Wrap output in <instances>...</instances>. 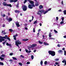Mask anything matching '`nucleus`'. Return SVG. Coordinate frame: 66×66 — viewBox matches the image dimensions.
<instances>
[{
  "mask_svg": "<svg viewBox=\"0 0 66 66\" xmlns=\"http://www.w3.org/2000/svg\"><path fill=\"white\" fill-rule=\"evenodd\" d=\"M57 46H58V47H60V45L59 44H58L57 45Z\"/></svg>",
  "mask_w": 66,
  "mask_h": 66,
  "instance_id": "5fc2aeb1",
  "label": "nucleus"
},
{
  "mask_svg": "<svg viewBox=\"0 0 66 66\" xmlns=\"http://www.w3.org/2000/svg\"><path fill=\"white\" fill-rule=\"evenodd\" d=\"M44 10H39L37 12V14L38 15H40V14H42L43 13H44Z\"/></svg>",
  "mask_w": 66,
  "mask_h": 66,
  "instance_id": "423d86ee",
  "label": "nucleus"
},
{
  "mask_svg": "<svg viewBox=\"0 0 66 66\" xmlns=\"http://www.w3.org/2000/svg\"><path fill=\"white\" fill-rule=\"evenodd\" d=\"M9 30L10 31V32H13V30L12 29H9Z\"/></svg>",
  "mask_w": 66,
  "mask_h": 66,
  "instance_id": "2f4dec72",
  "label": "nucleus"
},
{
  "mask_svg": "<svg viewBox=\"0 0 66 66\" xmlns=\"http://www.w3.org/2000/svg\"><path fill=\"white\" fill-rule=\"evenodd\" d=\"M61 4H63V1H62L61 2Z\"/></svg>",
  "mask_w": 66,
  "mask_h": 66,
  "instance_id": "4d7b16f0",
  "label": "nucleus"
},
{
  "mask_svg": "<svg viewBox=\"0 0 66 66\" xmlns=\"http://www.w3.org/2000/svg\"><path fill=\"white\" fill-rule=\"evenodd\" d=\"M5 14H3L2 15V16L3 17H5Z\"/></svg>",
  "mask_w": 66,
  "mask_h": 66,
  "instance_id": "ea45409f",
  "label": "nucleus"
},
{
  "mask_svg": "<svg viewBox=\"0 0 66 66\" xmlns=\"http://www.w3.org/2000/svg\"><path fill=\"white\" fill-rule=\"evenodd\" d=\"M33 32H35V28H34L33 29Z\"/></svg>",
  "mask_w": 66,
  "mask_h": 66,
  "instance_id": "de8ad7c7",
  "label": "nucleus"
},
{
  "mask_svg": "<svg viewBox=\"0 0 66 66\" xmlns=\"http://www.w3.org/2000/svg\"><path fill=\"white\" fill-rule=\"evenodd\" d=\"M6 45L7 46H10V45L9 44V43H7Z\"/></svg>",
  "mask_w": 66,
  "mask_h": 66,
  "instance_id": "a19ab883",
  "label": "nucleus"
},
{
  "mask_svg": "<svg viewBox=\"0 0 66 66\" xmlns=\"http://www.w3.org/2000/svg\"><path fill=\"white\" fill-rule=\"evenodd\" d=\"M38 43L39 44H43V42L42 41H41L40 40L38 41Z\"/></svg>",
  "mask_w": 66,
  "mask_h": 66,
  "instance_id": "4468645a",
  "label": "nucleus"
},
{
  "mask_svg": "<svg viewBox=\"0 0 66 66\" xmlns=\"http://www.w3.org/2000/svg\"><path fill=\"white\" fill-rule=\"evenodd\" d=\"M59 12H62V10H60L58 11Z\"/></svg>",
  "mask_w": 66,
  "mask_h": 66,
  "instance_id": "680f3d73",
  "label": "nucleus"
},
{
  "mask_svg": "<svg viewBox=\"0 0 66 66\" xmlns=\"http://www.w3.org/2000/svg\"><path fill=\"white\" fill-rule=\"evenodd\" d=\"M47 12H48V11L47 10L46 11L44 12L43 13V14H46V13H47Z\"/></svg>",
  "mask_w": 66,
  "mask_h": 66,
  "instance_id": "cd10ccee",
  "label": "nucleus"
},
{
  "mask_svg": "<svg viewBox=\"0 0 66 66\" xmlns=\"http://www.w3.org/2000/svg\"><path fill=\"white\" fill-rule=\"evenodd\" d=\"M37 36H39V32H38V33H37Z\"/></svg>",
  "mask_w": 66,
  "mask_h": 66,
  "instance_id": "49530a36",
  "label": "nucleus"
},
{
  "mask_svg": "<svg viewBox=\"0 0 66 66\" xmlns=\"http://www.w3.org/2000/svg\"><path fill=\"white\" fill-rule=\"evenodd\" d=\"M35 6H38V4H36L35 5Z\"/></svg>",
  "mask_w": 66,
  "mask_h": 66,
  "instance_id": "8fccbe9b",
  "label": "nucleus"
},
{
  "mask_svg": "<svg viewBox=\"0 0 66 66\" xmlns=\"http://www.w3.org/2000/svg\"><path fill=\"white\" fill-rule=\"evenodd\" d=\"M49 36L50 37H51V36H52V35H51V32H49Z\"/></svg>",
  "mask_w": 66,
  "mask_h": 66,
  "instance_id": "2eb2a0df",
  "label": "nucleus"
},
{
  "mask_svg": "<svg viewBox=\"0 0 66 66\" xmlns=\"http://www.w3.org/2000/svg\"><path fill=\"white\" fill-rule=\"evenodd\" d=\"M36 46V44H34L32 45L31 46H30L29 47V48H32V47H35Z\"/></svg>",
  "mask_w": 66,
  "mask_h": 66,
  "instance_id": "9b49d317",
  "label": "nucleus"
},
{
  "mask_svg": "<svg viewBox=\"0 0 66 66\" xmlns=\"http://www.w3.org/2000/svg\"><path fill=\"white\" fill-rule=\"evenodd\" d=\"M64 15H66V10H65L63 11Z\"/></svg>",
  "mask_w": 66,
  "mask_h": 66,
  "instance_id": "c85d7f7f",
  "label": "nucleus"
},
{
  "mask_svg": "<svg viewBox=\"0 0 66 66\" xmlns=\"http://www.w3.org/2000/svg\"><path fill=\"white\" fill-rule=\"evenodd\" d=\"M2 33H3V34H6V32H4V31H2Z\"/></svg>",
  "mask_w": 66,
  "mask_h": 66,
  "instance_id": "5701e85b",
  "label": "nucleus"
},
{
  "mask_svg": "<svg viewBox=\"0 0 66 66\" xmlns=\"http://www.w3.org/2000/svg\"><path fill=\"white\" fill-rule=\"evenodd\" d=\"M3 4L4 6H10V7H12V5L11 4H6L5 2H4L3 3Z\"/></svg>",
  "mask_w": 66,
  "mask_h": 66,
  "instance_id": "0eeeda50",
  "label": "nucleus"
},
{
  "mask_svg": "<svg viewBox=\"0 0 66 66\" xmlns=\"http://www.w3.org/2000/svg\"><path fill=\"white\" fill-rule=\"evenodd\" d=\"M25 51L27 53H30V52H32V51H28L27 49H25Z\"/></svg>",
  "mask_w": 66,
  "mask_h": 66,
  "instance_id": "1a4fd4ad",
  "label": "nucleus"
},
{
  "mask_svg": "<svg viewBox=\"0 0 66 66\" xmlns=\"http://www.w3.org/2000/svg\"><path fill=\"white\" fill-rule=\"evenodd\" d=\"M17 0H14L13 1L14 2H17Z\"/></svg>",
  "mask_w": 66,
  "mask_h": 66,
  "instance_id": "a18cd8bd",
  "label": "nucleus"
},
{
  "mask_svg": "<svg viewBox=\"0 0 66 66\" xmlns=\"http://www.w3.org/2000/svg\"><path fill=\"white\" fill-rule=\"evenodd\" d=\"M12 58L13 60H17V59L16 58L14 57H12Z\"/></svg>",
  "mask_w": 66,
  "mask_h": 66,
  "instance_id": "6ab92c4d",
  "label": "nucleus"
},
{
  "mask_svg": "<svg viewBox=\"0 0 66 66\" xmlns=\"http://www.w3.org/2000/svg\"><path fill=\"white\" fill-rule=\"evenodd\" d=\"M29 40V39H23L22 40L23 41H27V40Z\"/></svg>",
  "mask_w": 66,
  "mask_h": 66,
  "instance_id": "412c9836",
  "label": "nucleus"
},
{
  "mask_svg": "<svg viewBox=\"0 0 66 66\" xmlns=\"http://www.w3.org/2000/svg\"><path fill=\"white\" fill-rule=\"evenodd\" d=\"M5 42H3V45H4V44H5Z\"/></svg>",
  "mask_w": 66,
  "mask_h": 66,
  "instance_id": "774afa93",
  "label": "nucleus"
},
{
  "mask_svg": "<svg viewBox=\"0 0 66 66\" xmlns=\"http://www.w3.org/2000/svg\"><path fill=\"white\" fill-rule=\"evenodd\" d=\"M31 57L32 59L33 60V59H34V56L33 55H31Z\"/></svg>",
  "mask_w": 66,
  "mask_h": 66,
  "instance_id": "b1692460",
  "label": "nucleus"
},
{
  "mask_svg": "<svg viewBox=\"0 0 66 66\" xmlns=\"http://www.w3.org/2000/svg\"><path fill=\"white\" fill-rule=\"evenodd\" d=\"M21 43L19 40H18L15 41V45L19 47V45H21Z\"/></svg>",
  "mask_w": 66,
  "mask_h": 66,
  "instance_id": "7ed1b4c3",
  "label": "nucleus"
},
{
  "mask_svg": "<svg viewBox=\"0 0 66 66\" xmlns=\"http://www.w3.org/2000/svg\"><path fill=\"white\" fill-rule=\"evenodd\" d=\"M37 21L36 20L34 22V24H36V23H37Z\"/></svg>",
  "mask_w": 66,
  "mask_h": 66,
  "instance_id": "bb28decb",
  "label": "nucleus"
},
{
  "mask_svg": "<svg viewBox=\"0 0 66 66\" xmlns=\"http://www.w3.org/2000/svg\"><path fill=\"white\" fill-rule=\"evenodd\" d=\"M5 56V55L4 54H3L1 55V57L0 56V59H1V61H3L4 60V59L2 57H4Z\"/></svg>",
  "mask_w": 66,
  "mask_h": 66,
  "instance_id": "6e6552de",
  "label": "nucleus"
},
{
  "mask_svg": "<svg viewBox=\"0 0 66 66\" xmlns=\"http://www.w3.org/2000/svg\"><path fill=\"white\" fill-rule=\"evenodd\" d=\"M63 37L64 38H66V36H63Z\"/></svg>",
  "mask_w": 66,
  "mask_h": 66,
  "instance_id": "0e129e2a",
  "label": "nucleus"
},
{
  "mask_svg": "<svg viewBox=\"0 0 66 66\" xmlns=\"http://www.w3.org/2000/svg\"><path fill=\"white\" fill-rule=\"evenodd\" d=\"M26 64H30V62H28Z\"/></svg>",
  "mask_w": 66,
  "mask_h": 66,
  "instance_id": "4c0bfd02",
  "label": "nucleus"
},
{
  "mask_svg": "<svg viewBox=\"0 0 66 66\" xmlns=\"http://www.w3.org/2000/svg\"><path fill=\"white\" fill-rule=\"evenodd\" d=\"M14 1L13 0H10V2H13Z\"/></svg>",
  "mask_w": 66,
  "mask_h": 66,
  "instance_id": "79ce46f5",
  "label": "nucleus"
},
{
  "mask_svg": "<svg viewBox=\"0 0 66 66\" xmlns=\"http://www.w3.org/2000/svg\"><path fill=\"white\" fill-rule=\"evenodd\" d=\"M65 61V60H63L62 61V63H65V61Z\"/></svg>",
  "mask_w": 66,
  "mask_h": 66,
  "instance_id": "864d4df0",
  "label": "nucleus"
},
{
  "mask_svg": "<svg viewBox=\"0 0 66 66\" xmlns=\"http://www.w3.org/2000/svg\"><path fill=\"white\" fill-rule=\"evenodd\" d=\"M19 64L21 66V65H22V63H20V62L19 63Z\"/></svg>",
  "mask_w": 66,
  "mask_h": 66,
  "instance_id": "473e14b6",
  "label": "nucleus"
},
{
  "mask_svg": "<svg viewBox=\"0 0 66 66\" xmlns=\"http://www.w3.org/2000/svg\"><path fill=\"white\" fill-rule=\"evenodd\" d=\"M62 21L64 20V17H62L61 18Z\"/></svg>",
  "mask_w": 66,
  "mask_h": 66,
  "instance_id": "3c124183",
  "label": "nucleus"
},
{
  "mask_svg": "<svg viewBox=\"0 0 66 66\" xmlns=\"http://www.w3.org/2000/svg\"><path fill=\"white\" fill-rule=\"evenodd\" d=\"M66 51L64 50V55H66Z\"/></svg>",
  "mask_w": 66,
  "mask_h": 66,
  "instance_id": "e433bc0d",
  "label": "nucleus"
},
{
  "mask_svg": "<svg viewBox=\"0 0 66 66\" xmlns=\"http://www.w3.org/2000/svg\"><path fill=\"white\" fill-rule=\"evenodd\" d=\"M49 38V39H55L54 38H53L52 37H50Z\"/></svg>",
  "mask_w": 66,
  "mask_h": 66,
  "instance_id": "a878e982",
  "label": "nucleus"
},
{
  "mask_svg": "<svg viewBox=\"0 0 66 66\" xmlns=\"http://www.w3.org/2000/svg\"><path fill=\"white\" fill-rule=\"evenodd\" d=\"M43 63V61H41L40 62V64L41 65H42Z\"/></svg>",
  "mask_w": 66,
  "mask_h": 66,
  "instance_id": "c756f323",
  "label": "nucleus"
},
{
  "mask_svg": "<svg viewBox=\"0 0 66 66\" xmlns=\"http://www.w3.org/2000/svg\"><path fill=\"white\" fill-rule=\"evenodd\" d=\"M65 49V48H62V50H64Z\"/></svg>",
  "mask_w": 66,
  "mask_h": 66,
  "instance_id": "e2e57ef3",
  "label": "nucleus"
},
{
  "mask_svg": "<svg viewBox=\"0 0 66 66\" xmlns=\"http://www.w3.org/2000/svg\"><path fill=\"white\" fill-rule=\"evenodd\" d=\"M32 20H29V22H31L32 21H33V19H34V16H32Z\"/></svg>",
  "mask_w": 66,
  "mask_h": 66,
  "instance_id": "ddd939ff",
  "label": "nucleus"
},
{
  "mask_svg": "<svg viewBox=\"0 0 66 66\" xmlns=\"http://www.w3.org/2000/svg\"><path fill=\"white\" fill-rule=\"evenodd\" d=\"M40 29H39L38 30V32H40Z\"/></svg>",
  "mask_w": 66,
  "mask_h": 66,
  "instance_id": "13d9d810",
  "label": "nucleus"
},
{
  "mask_svg": "<svg viewBox=\"0 0 66 66\" xmlns=\"http://www.w3.org/2000/svg\"><path fill=\"white\" fill-rule=\"evenodd\" d=\"M54 31L55 33H57V31H56V30H54Z\"/></svg>",
  "mask_w": 66,
  "mask_h": 66,
  "instance_id": "37998d69",
  "label": "nucleus"
},
{
  "mask_svg": "<svg viewBox=\"0 0 66 66\" xmlns=\"http://www.w3.org/2000/svg\"><path fill=\"white\" fill-rule=\"evenodd\" d=\"M0 64L1 65H3V62H0Z\"/></svg>",
  "mask_w": 66,
  "mask_h": 66,
  "instance_id": "c9c22d12",
  "label": "nucleus"
},
{
  "mask_svg": "<svg viewBox=\"0 0 66 66\" xmlns=\"http://www.w3.org/2000/svg\"><path fill=\"white\" fill-rule=\"evenodd\" d=\"M55 64H56V65H59V63L58 62H56L55 63Z\"/></svg>",
  "mask_w": 66,
  "mask_h": 66,
  "instance_id": "c03bdc74",
  "label": "nucleus"
},
{
  "mask_svg": "<svg viewBox=\"0 0 66 66\" xmlns=\"http://www.w3.org/2000/svg\"><path fill=\"white\" fill-rule=\"evenodd\" d=\"M39 8L40 9H43V6L41 5H40L39 6Z\"/></svg>",
  "mask_w": 66,
  "mask_h": 66,
  "instance_id": "f3484780",
  "label": "nucleus"
},
{
  "mask_svg": "<svg viewBox=\"0 0 66 66\" xmlns=\"http://www.w3.org/2000/svg\"><path fill=\"white\" fill-rule=\"evenodd\" d=\"M44 44L45 45H49V43H47L44 42Z\"/></svg>",
  "mask_w": 66,
  "mask_h": 66,
  "instance_id": "dca6fc26",
  "label": "nucleus"
},
{
  "mask_svg": "<svg viewBox=\"0 0 66 66\" xmlns=\"http://www.w3.org/2000/svg\"><path fill=\"white\" fill-rule=\"evenodd\" d=\"M44 64L45 65H46L47 64V61H45L44 62Z\"/></svg>",
  "mask_w": 66,
  "mask_h": 66,
  "instance_id": "f704fd0d",
  "label": "nucleus"
},
{
  "mask_svg": "<svg viewBox=\"0 0 66 66\" xmlns=\"http://www.w3.org/2000/svg\"><path fill=\"white\" fill-rule=\"evenodd\" d=\"M58 52L59 53H61V52H63V51L62 50H59L58 51Z\"/></svg>",
  "mask_w": 66,
  "mask_h": 66,
  "instance_id": "4be33fe9",
  "label": "nucleus"
},
{
  "mask_svg": "<svg viewBox=\"0 0 66 66\" xmlns=\"http://www.w3.org/2000/svg\"><path fill=\"white\" fill-rule=\"evenodd\" d=\"M19 23L18 22H15L16 25L17 26V27H19V26H20V25H19Z\"/></svg>",
  "mask_w": 66,
  "mask_h": 66,
  "instance_id": "f8f14e48",
  "label": "nucleus"
},
{
  "mask_svg": "<svg viewBox=\"0 0 66 66\" xmlns=\"http://www.w3.org/2000/svg\"><path fill=\"white\" fill-rule=\"evenodd\" d=\"M66 65V61H65L64 65Z\"/></svg>",
  "mask_w": 66,
  "mask_h": 66,
  "instance_id": "69168bd1",
  "label": "nucleus"
},
{
  "mask_svg": "<svg viewBox=\"0 0 66 66\" xmlns=\"http://www.w3.org/2000/svg\"><path fill=\"white\" fill-rule=\"evenodd\" d=\"M22 9L24 11H26L27 10V7L26 5H23L22 6Z\"/></svg>",
  "mask_w": 66,
  "mask_h": 66,
  "instance_id": "39448f33",
  "label": "nucleus"
},
{
  "mask_svg": "<svg viewBox=\"0 0 66 66\" xmlns=\"http://www.w3.org/2000/svg\"><path fill=\"white\" fill-rule=\"evenodd\" d=\"M16 7H18V5H16Z\"/></svg>",
  "mask_w": 66,
  "mask_h": 66,
  "instance_id": "338daca9",
  "label": "nucleus"
},
{
  "mask_svg": "<svg viewBox=\"0 0 66 66\" xmlns=\"http://www.w3.org/2000/svg\"><path fill=\"white\" fill-rule=\"evenodd\" d=\"M60 23L61 24H63L64 23V21H61Z\"/></svg>",
  "mask_w": 66,
  "mask_h": 66,
  "instance_id": "7c9ffc66",
  "label": "nucleus"
},
{
  "mask_svg": "<svg viewBox=\"0 0 66 66\" xmlns=\"http://www.w3.org/2000/svg\"><path fill=\"white\" fill-rule=\"evenodd\" d=\"M36 50H34V52H36Z\"/></svg>",
  "mask_w": 66,
  "mask_h": 66,
  "instance_id": "052dcab7",
  "label": "nucleus"
},
{
  "mask_svg": "<svg viewBox=\"0 0 66 66\" xmlns=\"http://www.w3.org/2000/svg\"><path fill=\"white\" fill-rule=\"evenodd\" d=\"M20 56L22 57V58H24V56H23L22 55H21Z\"/></svg>",
  "mask_w": 66,
  "mask_h": 66,
  "instance_id": "603ef678",
  "label": "nucleus"
},
{
  "mask_svg": "<svg viewBox=\"0 0 66 66\" xmlns=\"http://www.w3.org/2000/svg\"><path fill=\"white\" fill-rule=\"evenodd\" d=\"M9 61L10 62H12V61H13V60H9Z\"/></svg>",
  "mask_w": 66,
  "mask_h": 66,
  "instance_id": "6e6d98bb",
  "label": "nucleus"
},
{
  "mask_svg": "<svg viewBox=\"0 0 66 66\" xmlns=\"http://www.w3.org/2000/svg\"><path fill=\"white\" fill-rule=\"evenodd\" d=\"M25 29H26V30H28V28H27V27H25Z\"/></svg>",
  "mask_w": 66,
  "mask_h": 66,
  "instance_id": "bf43d9fd",
  "label": "nucleus"
},
{
  "mask_svg": "<svg viewBox=\"0 0 66 66\" xmlns=\"http://www.w3.org/2000/svg\"><path fill=\"white\" fill-rule=\"evenodd\" d=\"M13 19H12L11 18H9V19H8V20L9 21H11Z\"/></svg>",
  "mask_w": 66,
  "mask_h": 66,
  "instance_id": "a211bd4d",
  "label": "nucleus"
},
{
  "mask_svg": "<svg viewBox=\"0 0 66 66\" xmlns=\"http://www.w3.org/2000/svg\"><path fill=\"white\" fill-rule=\"evenodd\" d=\"M15 13H19L20 12V11L18 10H15Z\"/></svg>",
  "mask_w": 66,
  "mask_h": 66,
  "instance_id": "aec40b11",
  "label": "nucleus"
},
{
  "mask_svg": "<svg viewBox=\"0 0 66 66\" xmlns=\"http://www.w3.org/2000/svg\"><path fill=\"white\" fill-rule=\"evenodd\" d=\"M56 19L57 20H58V19H59V18L58 17H57L56 18Z\"/></svg>",
  "mask_w": 66,
  "mask_h": 66,
  "instance_id": "09e8293b",
  "label": "nucleus"
},
{
  "mask_svg": "<svg viewBox=\"0 0 66 66\" xmlns=\"http://www.w3.org/2000/svg\"><path fill=\"white\" fill-rule=\"evenodd\" d=\"M0 42H2V41H4V39L3 38H5V39H7L8 40H9V41L11 40V39L10 38L7 37V36L6 35L5 37H2L0 36Z\"/></svg>",
  "mask_w": 66,
  "mask_h": 66,
  "instance_id": "f03ea898",
  "label": "nucleus"
},
{
  "mask_svg": "<svg viewBox=\"0 0 66 66\" xmlns=\"http://www.w3.org/2000/svg\"><path fill=\"white\" fill-rule=\"evenodd\" d=\"M18 35L17 34H16L15 35H13V37H14V40H16V36H17Z\"/></svg>",
  "mask_w": 66,
  "mask_h": 66,
  "instance_id": "9d476101",
  "label": "nucleus"
},
{
  "mask_svg": "<svg viewBox=\"0 0 66 66\" xmlns=\"http://www.w3.org/2000/svg\"><path fill=\"white\" fill-rule=\"evenodd\" d=\"M55 61H58L59 60V59H55Z\"/></svg>",
  "mask_w": 66,
  "mask_h": 66,
  "instance_id": "393cba45",
  "label": "nucleus"
},
{
  "mask_svg": "<svg viewBox=\"0 0 66 66\" xmlns=\"http://www.w3.org/2000/svg\"><path fill=\"white\" fill-rule=\"evenodd\" d=\"M51 10V9L50 8L48 10H47V11L48 12V11H50Z\"/></svg>",
  "mask_w": 66,
  "mask_h": 66,
  "instance_id": "72a5a7b5",
  "label": "nucleus"
},
{
  "mask_svg": "<svg viewBox=\"0 0 66 66\" xmlns=\"http://www.w3.org/2000/svg\"><path fill=\"white\" fill-rule=\"evenodd\" d=\"M48 53L49 54H51V55L52 56H54L55 54V53L54 51H48Z\"/></svg>",
  "mask_w": 66,
  "mask_h": 66,
  "instance_id": "20e7f679",
  "label": "nucleus"
},
{
  "mask_svg": "<svg viewBox=\"0 0 66 66\" xmlns=\"http://www.w3.org/2000/svg\"><path fill=\"white\" fill-rule=\"evenodd\" d=\"M13 54V53H10V55H12Z\"/></svg>",
  "mask_w": 66,
  "mask_h": 66,
  "instance_id": "58836bf2",
  "label": "nucleus"
},
{
  "mask_svg": "<svg viewBox=\"0 0 66 66\" xmlns=\"http://www.w3.org/2000/svg\"><path fill=\"white\" fill-rule=\"evenodd\" d=\"M25 1L24 2V3H26L27 1V0H24ZM28 1H29L30 3L31 4H28L29 5L28 6V8L29 9H33V7H35V5L34 4V2L30 0H27Z\"/></svg>",
  "mask_w": 66,
  "mask_h": 66,
  "instance_id": "f257e3e1",
  "label": "nucleus"
}]
</instances>
